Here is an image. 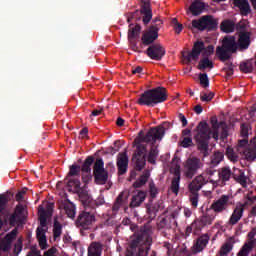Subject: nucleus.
<instances>
[{
	"label": "nucleus",
	"mask_w": 256,
	"mask_h": 256,
	"mask_svg": "<svg viewBox=\"0 0 256 256\" xmlns=\"http://www.w3.org/2000/svg\"><path fill=\"white\" fill-rule=\"evenodd\" d=\"M164 101H167V90L163 87L146 90L137 99L138 105H145L146 107H155Z\"/></svg>",
	"instance_id": "7ed1b4c3"
},
{
	"label": "nucleus",
	"mask_w": 256,
	"mask_h": 256,
	"mask_svg": "<svg viewBox=\"0 0 256 256\" xmlns=\"http://www.w3.org/2000/svg\"><path fill=\"white\" fill-rule=\"evenodd\" d=\"M14 213H16L20 217H25V215H24L25 207L21 204L17 205L16 208H15Z\"/></svg>",
	"instance_id": "e2e57ef3"
},
{
	"label": "nucleus",
	"mask_w": 256,
	"mask_h": 256,
	"mask_svg": "<svg viewBox=\"0 0 256 256\" xmlns=\"http://www.w3.org/2000/svg\"><path fill=\"white\" fill-rule=\"evenodd\" d=\"M128 41L130 43V47H131L132 51L139 52V46H137V41H135V39H131Z\"/></svg>",
	"instance_id": "338daca9"
},
{
	"label": "nucleus",
	"mask_w": 256,
	"mask_h": 256,
	"mask_svg": "<svg viewBox=\"0 0 256 256\" xmlns=\"http://www.w3.org/2000/svg\"><path fill=\"white\" fill-rule=\"evenodd\" d=\"M66 185L68 187V191H73L74 189V193L78 194L81 203L85 207H87V205H91V201H93V199L89 196V192H87V190L81 188V181L79 179L70 178L66 182Z\"/></svg>",
	"instance_id": "6e6552de"
},
{
	"label": "nucleus",
	"mask_w": 256,
	"mask_h": 256,
	"mask_svg": "<svg viewBox=\"0 0 256 256\" xmlns=\"http://www.w3.org/2000/svg\"><path fill=\"white\" fill-rule=\"evenodd\" d=\"M140 33H141V25L130 24L129 30H128V40L137 39V37H139Z\"/></svg>",
	"instance_id": "4c0bfd02"
},
{
	"label": "nucleus",
	"mask_w": 256,
	"mask_h": 256,
	"mask_svg": "<svg viewBox=\"0 0 256 256\" xmlns=\"http://www.w3.org/2000/svg\"><path fill=\"white\" fill-rule=\"evenodd\" d=\"M25 193H27V188H23L21 191H19L16 194V201H22L23 197L25 196Z\"/></svg>",
	"instance_id": "69168bd1"
},
{
	"label": "nucleus",
	"mask_w": 256,
	"mask_h": 256,
	"mask_svg": "<svg viewBox=\"0 0 256 256\" xmlns=\"http://www.w3.org/2000/svg\"><path fill=\"white\" fill-rule=\"evenodd\" d=\"M18 229L14 228L11 232L6 234L4 239L0 242V251L7 252L11 249V244L13 243L14 239L17 238Z\"/></svg>",
	"instance_id": "a211bd4d"
},
{
	"label": "nucleus",
	"mask_w": 256,
	"mask_h": 256,
	"mask_svg": "<svg viewBox=\"0 0 256 256\" xmlns=\"http://www.w3.org/2000/svg\"><path fill=\"white\" fill-rule=\"evenodd\" d=\"M93 163H95V157L93 156H88L82 167H80L82 173H91V165H93Z\"/></svg>",
	"instance_id": "79ce46f5"
},
{
	"label": "nucleus",
	"mask_w": 256,
	"mask_h": 256,
	"mask_svg": "<svg viewBox=\"0 0 256 256\" xmlns=\"http://www.w3.org/2000/svg\"><path fill=\"white\" fill-rule=\"evenodd\" d=\"M140 15H141L142 23L144 25H149V23L153 19V10H151V8L141 7Z\"/></svg>",
	"instance_id": "473e14b6"
},
{
	"label": "nucleus",
	"mask_w": 256,
	"mask_h": 256,
	"mask_svg": "<svg viewBox=\"0 0 256 256\" xmlns=\"http://www.w3.org/2000/svg\"><path fill=\"white\" fill-rule=\"evenodd\" d=\"M177 213L173 212L170 216L163 218L158 223L159 231H162V235L167 237L171 233V229H175L177 227Z\"/></svg>",
	"instance_id": "ddd939ff"
},
{
	"label": "nucleus",
	"mask_w": 256,
	"mask_h": 256,
	"mask_svg": "<svg viewBox=\"0 0 256 256\" xmlns=\"http://www.w3.org/2000/svg\"><path fill=\"white\" fill-rule=\"evenodd\" d=\"M229 205H233V201H231V196L222 195L218 200L212 202L210 209H212L214 213H223V211H227Z\"/></svg>",
	"instance_id": "4468645a"
},
{
	"label": "nucleus",
	"mask_w": 256,
	"mask_h": 256,
	"mask_svg": "<svg viewBox=\"0 0 256 256\" xmlns=\"http://www.w3.org/2000/svg\"><path fill=\"white\" fill-rule=\"evenodd\" d=\"M63 233V225L60 224V222L57 221V218L54 219V224H53V237L54 240L57 241L59 237H61Z\"/></svg>",
	"instance_id": "a19ab883"
},
{
	"label": "nucleus",
	"mask_w": 256,
	"mask_h": 256,
	"mask_svg": "<svg viewBox=\"0 0 256 256\" xmlns=\"http://www.w3.org/2000/svg\"><path fill=\"white\" fill-rule=\"evenodd\" d=\"M240 71H242V73H253V62L251 61H246V62H242L240 63Z\"/></svg>",
	"instance_id": "49530a36"
},
{
	"label": "nucleus",
	"mask_w": 256,
	"mask_h": 256,
	"mask_svg": "<svg viewBox=\"0 0 256 256\" xmlns=\"http://www.w3.org/2000/svg\"><path fill=\"white\" fill-rule=\"evenodd\" d=\"M238 48L242 51L249 49L251 45V33L250 32H241L238 38Z\"/></svg>",
	"instance_id": "393cba45"
},
{
	"label": "nucleus",
	"mask_w": 256,
	"mask_h": 256,
	"mask_svg": "<svg viewBox=\"0 0 256 256\" xmlns=\"http://www.w3.org/2000/svg\"><path fill=\"white\" fill-rule=\"evenodd\" d=\"M174 177L172 178L170 191L174 193V195H179L180 183H181V169L175 168L173 172Z\"/></svg>",
	"instance_id": "4be33fe9"
},
{
	"label": "nucleus",
	"mask_w": 256,
	"mask_h": 256,
	"mask_svg": "<svg viewBox=\"0 0 256 256\" xmlns=\"http://www.w3.org/2000/svg\"><path fill=\"white\" fill-rule=\"evenodd\" d=\"M165 53V48L161 44H151L146 50V55L153 61H161Z\"/></svg>",
	"instance_id": "2eb2a0df"
},
{
	"label": "nucleus",
	"mask_w": 256,
	"mask_h": 256,
	"mask_svg": "<svg viewBox=\"0 0 256 256\" xmlns=\"http://www.w3.org/2000/svg\"><path fill=\"white\" fill-rule=\"evenodd\" d=\"M59 209H64L67 217L69 219H75V215L77 213V208L75 207V204L71 202L69 199H64L59 202Z\"/></svg>",
	"instance_id": "6ab92c4d"
},
{
	"label": "nucleus",
	"mask_w": 256,
	"mask_h": 256,
	"mask_svg": "<svg viewBox=\"0 0 256 256\" xmlns=\"http://www.w3.org/2000/svg\"><path fill=\"white\" fill-rule=\"evenodd\" d=\"M199 169H203V162L197 157H189L184 164V175L187 179H193Z\"/></svg>",
	"instance_id": "9b49d317"
},
{
	"label": "nucleus",
	"mask_w": 256,
	"mask_h": 256,
	"mask_svg": "<svg viewBox=\"0 0 256 256\" xmlns=\"http://www.w3.org/2000/svg\"><path fill=\"white\" fill-rule=\"evenodd\" d=\"M53 215V208L51 206L47 207V210L41 209L39 210V221L41 227H47V219Z\"/></svg>",
	"instance_id": "c85d7f7f"
},
{
	"label": "nucleus",
	"mask_w": 256,
	"mask_h": 256,
	"mask_svg": "<svg viewBox=\"0 0 256 256\" xmlns=\"http://www.w3.org/2000/svg\"><path fill=\"white\" fill-rule=\"evenodd\" d=\"M91 179H92L91 173L82 174V181L83 183H85V185H87V183H89Z\"/></svg>",
	"instance_id": "774afa93"
},
{
	"label": "nucleus",
	"mask_w": 256,
	"mask_h": 256,
	"mask_svg": "<svg viewBox=\"0 0 256 256\" xmlns=\"http://www.w3.org/2000/svg\"><path fill=\"white\" fill-rule=\"evenodd\" d=\"M159 39V33L155 32L154 30H151L150 28L142 35L141 41L143 45L149 46L153 45L155 41Z\"/></svg>",
	"instance_id": "a878e982"
},
{
	"label": "nucleus",
	"mask_w": 256,
	"mask_h": 256,
	"mask_svg": "<svg viewBox=\"0 0 256 256\" xmlns=\"http://www.w3.org/2000/svg\"><path fill=\"white\" fill-rule=\"evenodd\" d=\"M48 227L39 226L36 229V238L38 240L39 246L41 249H47V231Z\"/></svg>",
	"instance_id": "5701e85b"
},
{
	"label": "nucleus",
	"mask_w": 256,
	"mask_h": 256,
	"mask_svg": "<svg viewBox=\"0 0 256 256\" xmlns=\"http://www.w3.org/2000/svg\"><path fill=\"white\" fill-rule=\"evenodd\" d=\"M198 69L200 71H205V69H213V61L209 60V58H203L199 61Z\"/></svg>",
	"instance_id": "c03bdc74"
},
{
	"label": "nucleus",
	"mask_w": 256,
	"mask_h": 256,
	"mask_svg": "<svg viewBox=\"0 0 256 256\" xmlns=\"http://www.w3.org/2000/svg\"><path fill=\"white\" fill-rule=\"evenodd\" d=\"M149 193H150V198L149 199H155L157 198V195H159V189H157V186H155V182H150L149 183Z\"/></svg>",
	"instance_id": "603ef678"
},
{
	"label": "nucleus",
	"mask_w": 256,
	"mask_h": 256,
	"mask_svg": "<svg viewBox=\"0 0 256 256\" xmlns=\"http://www.w3.org/2000/svg\"><path fill=\"white\" fill-rule=\"evenodd\" d=\"M81 166L73 164L69 167V172L67 177H79L81 175Z\"/></svg>",
	"instance_id": "a18cd8bd"
},
{
	"label": "nucleus",
	"mask_w": 256,
	"mask_h": 256,
	"mask_svg": "<svg viewBox=\"0 0 256 256\" xmlns=\"http://www.w3.org/2000/svg\"><path fill=\"white\" fill-rule=\"evenodd\" d=\"M93 223H95V215L85 210L79 212L75 221L76 227L84 229L85 231H87V229H91V225H93Z\"/></svg>",
	"instance_id": "f8f14e48"
},
{
	"label": "nucleus",
	"mask_w": 256,
	"mask_h": 256,
	"mask_svg": "<svg viewBox=\"0 0 256 256\" xmlns=\"http://www.w3.org/2000/svg\"><path fill=\"white\" fill-rule=\"evenodd\" d=\"M233 179L242 187H247V176H245V173L243 171L236 169L235 174H233Z\"/></svg>",
	"instance_id": "e433bc0d"
},
{
	"label": "nucleus",
	"mask_w": 256,
	"mask_h": 256,
	"mask_svg": "<svg viewBox=\"0 0 256 256\" xmlns=\"http://www.w3.org/2000/svg\"><path fill=\"white\" fill-rule=\"evenodd\" d=\"M117 167L119 175H125V173H127V167H129V156H127V151L119 153Z\"/></svg>",
	"instance_id": "aec40b11"
},
{
	"label": "nucleus",
	"mask_w": 256,
	"mask_h": 256,
	"mask_svg": "<svg viewBox=\"0 0 256 256\" xmlns=\"http://www.w3.org/2000/svg\"><path fill=\"white\" fill-rule=\"evenodd\" d=\"M94 179L97 185H105L109 179V172L102 170L100 172H94Z\"/></svg>",
	"instance_id": "f704fd0d"
},
{
	"label": "nucleus",
	"mask_w": 256,
	"mask_h": 256,
	"mask_svg": "<svg viewBox=\"0 0 256 256\" xmlns=\"http://www.w3.org/2000/svg\"><path fill=\"white\" fill-rule=\"evenodd\" d=\"M226 157L229 159V161H232L233 163L239 161V156L235 153V150L233 148L228 147L226 149Z\"/></svg>",
	"instance_id": "3c124183"
},
{
	"label": "nucleus",
	"mask_w": 256,
	"mask_h": 256,
	"mask_svg": "<svg viewBox=\"0 0 256 256\" xmlns=\"http://www.w3.org/2000/svg\"><path fill=\"white\" fill-rule=\"evenodd\" d=\"M233 5L240 9L241 15L247 16L251 13V6L247 0H233Z\"/></svg>",
	"instance_id": "cd10ccee"
},
{
	"label": "nucleus",
	"mask_w": 256,
	"mask_h": 256,
	"mask_svg": "<svg viewBox=\"0 0 256 256\" xmlns=\"http://www.w3.org/2000/svg\"><path fill=\"white\" fill-rule=\"evenodd\" d=\"M243 211H245L243 209V206H237L234 210L232 215L229 218V225H237V223H239V221H241V217H243Z\"/></svg>",
	"instance_id": "c756f323"
},
{
	"label": "nucleus",
	"mask_w": 256,
	"mask_h": 256,
	"mask_svg": "<svg viewBox=\"0 0 256 256\" xmlns=\"http://www.w3.org/2000/svg\"><path fill=\"white\" fill-rule=\"evenodd\" d=\"M180 145L181 147H183L184 149H187L189 147H193V137H182V140L180 141Z\"/></svg>",
	"instance_id": "5fc2aeb1"
},
{
	"label": "nucleus",
	"mask_w": 256,
	"mask_h": 256,
	"mask_svg": "<svg viewBox=\"0 0 256 256\" xmlns=\"http://www.w3.org/2000/svg\"><path fill=\"white\" fill-rule=\"evenodd\" d=\"M224 157L225 155L223 154V152H215L211 159V165H213V167H216V165H219V163L223 161Z\"/></svg>",
	"instance_id": "de8ad7c7"
},
{
	"label": "nucleus",
	"mask_w": 256,
	"mask_h": 256,
	"mask_svg": "<svg viewBox=\"0 0 256 256\" xmlns=\"http://www.w3.org/2000/svg\"><path fill=\"white\" fill-rule=\"evenodd\" d=\"M220 29L223 33H233V31H235V22L232 20H224L220 24Z\"/></svg>",
	"instance_id": "58836bf2"
},
{
	"label": "nucleus",
	"mask_w": 256,
	"mask_h": 256,
	"mask_svg": "<svg viewBox=\"0 0 256 256\" xmlns=\"http://www.w3.org/2000/svg\"><path fill=\"white\" fill-rule=\"evenodd\" d=\"M207 183H209V179L205 178L203 175H199L188 185L190 203L195 209L199 205V191H201Z\"/></svg>",
	"instance_id": "423d86ee"
},
{
	"label": "nucleus",
	"mask_w": 256,
	"mask_h": 256,
	"mask_svg": "<svg viewBox=\"0 0 256 256\" xmlns=\"http://www.w3.org/2000/svg\"><path fill=\"white\" fill-rule=\"evenodd\" d=\"M161 27H163V20H160L159 17H156L152 20V25L149 27V29L159 33Z\"/></svg>",
	"instance_id": "09e8293b"
},
{
	"label": "nucleus",
	"mask_w": 256,
	"mask_h": 256,
	"mask_svg": "<svg viewBox=\"0 0 256 256\" xmlns=\"http://www.w3.org/2000/svg\"><path fill=\"white\" fill-rule=\"evenodd\" d=\"M210 123L212 125V130L209 127L207 122H199L195 131L196 134L194 139L197 143V149L200 151L202 157H209V140L211 137L217 141L219 139V120H217V116H214L210 119Z\"/></svg>",
	"instance_id": "f03ea898"
},
{
	"label": "nucleus",
	"mask_w": 256,
	"mask_h": 256,
	"mask_svg": "<svg viewBox=\"0 0 256 256\" xmlns=\"http://www.w3.org/2000/svg\"><path fill=\"white\" fill-rule=\"evenodd\" d=\"M141 21V10H136L134 12L127 13V22L131 23V21Z\"/></svg>",
	"instance_id": "8fccbe9b"
},
{
	"label": "nucleus",
	"mask_w": 256,
	"mask_h": 256,
	"mask_svg": "<svg viewBox=\"0 0 256 256\" xmlns=\"http://www.w3.org/2000/svg\"><path fill=\"white\" fill-rule=\"evenodd\" d=\"M101 171H105V162H103V159L99 158L94 163V173H99Z\"/></svg>",
	"instance_id": "864d4df0"
},
{
	"label": "nucleus",
	"mask_w": 256,
	"mask_h": 256,
	"mask_svg": "<svg viewBox=\"0 0 256 256\" xmlns=\"http://www.w3.org/2000/svg\"><path fill=\"white\" fill-rule=\"evenodd\" d=\"M238 45L235 36H226L222 41V46L216 48V56L222 63L229 61L233 57V53H237Z\"/></svg>",
	"instance_id": "39448f33"
},
{
	"label": "nucleus",
	"mask_w": 256,
	"mask_h": 256,
	"mask_svg": "<svg viewBox=\"0 0 256 256\" xmlns=\"http://www.w3.org/2000/svg\"><path fill=\"white\" fill-rule=\"evenodd\" d=\"M190 13L194 17H197L205 11V2H201V0H195L189 7Z\"/></svg>",
	"instance_id": "bb28decb"
},
{
	"label": "nucleus",
	"mask_w": 256,
	"mask_h": 256,
	"mask_svg": "<svg viewBox=\"0 0 256 256\" xmlns=\"http://www.w3.org/2000/svg\"><path fill=\"white\" fill-rule=\"evenodd\" d=\"M213 221H215V216L204 214L199 218H196L191 225L186 228V236L189 237L191 233L194 235H198L201 233L205 227H209V225H213Z\"/></svg>",
	"instance_id": "0eeeda50"
},
{
	"label": "nucleus",
	"mask_w": 256,
	"mask_h": 256,
	"mask_svg": "<svg viewBox=\"0 0 256 256\" xmlns=\"http://www.w3.org/2000/svg\"><path fill=\"white\" fill-rule=\"evenodd\" d=\"M149 177H151V173L149 170H145L139 179L133 183L134 189H141V187L145 186L147 181H149Z\"/></svg>",
	"instance_id": "72a5a7b5"
},
{
	"label": "nucleus",
	"mask_w": 256,
	"mask_h": 256,
	"mask_svg": "<svg viewBox=\"0 0 256 256\" xmlns=\"http://www.w3.org/2000/svg\"><path fill=\"white\" fill-rule=\"evenodd\" d=\"M218 22L212 15H205L192 21V27L198 31H215Z\"/></svg>",
	"instance_id": "1a4fd4ad"
},
{
	"label": "nucleus",
	"mask_w": 256,
	"mask_h": 256,
	"mask_svg": "<svg viewBox=\"0 0 256 256\" xmlns=\"http://www.w3.org/2000/svg\"><path fill=\"white\" fill-rule=\"evenodd\" d=\"M9 223L12 227H15V225L18 224L23 225V223H25V216H19V214L14 212L9 218Z\"/></svg>",
	"instance_id": "37998d69"
},
{
	"label": "nucleus",
	"mask_w": 256,
	"mask_h": 256,
	"mask_svg": "<svg viewBox=\"0 0 256 256\" xmlns=\"http://www.w3.org/2000/svg\"><path fill=\"white\" fill-rule=\"evenodd\" d=\"M209 239L210 237L207 233L199 236L192 246V253H194V255H197V253H201L202 251H204L205 247L209 245Z\"/></svg>",
	"instance_id": "f3484780"
},
{
	"label": "nucleus",
	"mask_w": 256,
	"mask_h": 256,
	"mask_svg": "<svg viewBox=\"0 0 256 256\" xmlns=\"http://www.w3.org/2000/svg\"><path fill=\"white\" fill-rule=\"evenodd\" d=\"M202 53V57L209 58L213 53H215V47L213 45H209L205 47V42L196 41L192 47V50L188 53L183 52L182 57L187 64L191 63V61H199V56Z\"/></svg>",
	"instance_id": "20e7f679"
},
{
	"label": "nucleus",
	"mask_w": 256,
	"mask_h": 256,
	"mask_svg": "<svg viewBox=\"0 0 256 256\" xmlns=\"http://www.w3.org/2000/svg\"><path fill=\"white\" fill-rule=\"evenodd\" d=\"M256 247L255 232L248 233V241L244 243L242 248L237 253V256H249V253Z\"/></svg>",
	"instance_id": "dca6fc26"
},
{
	"label": "nucleus",
	"mask_w": 256,
	"mask_h": 256,
	"mask_svg": "<svg viewBox=\"0 0 256 256\" xmlns=\"http://www.w3.org/2000/svg\"><path fill=\"white\" fill-rule=\"evenodd\" d=\"M224 71L228 77H231V75H233V62L231 61L226 62Z\"/></svg>",
	"instance_id": "680f3d73"
},
{
	"label": "nucleus",
	"mask_w": 256,
	"mask_h": 256,
	"mask_svg": "<svg viewBox=\"0 0 256 256\" xmlns=\"http://www.w3.org/2000/svg\"><path fill=\"white\" fill-rule=\"evenodd\" d=\"M147 214L149 219L153 221L157 217V212L159 211V205L153 204V199H149V203L146 204Z\"/></svg>",
	"instance_id": "c9c22d12"
},
{
	"label": "nucleus",
	"mask_w": 256,
	"mask_h": 256,
	"mask_svg": "<svg viewBox=\"0 0 256 256\" xmlns=\"http://www.w3.org/2000/svg\"><path fill=\"white\" fill-rule=\"evenodd\" d=\"M245 158L247 161H255L256 159V150L255 149H248L245 151Z\"/></svg>",
	"instance_id": "13d9d810"
},
{
	"label": "nucleus",
	"mask_w": 256,
	"mask_h": 256,
	"mask_svg": "<svg viewBox=\"0 0 256 256\" xmlns=\"http://www.w3.org/2000/svg\"><path fill=\"white\" fill-rule=\"evenodd\" d=\"M241 136L244 138L249 137V128L247 124H241Z\"/></svg>",
	"instance_id": "0e129e2a"
},
{
	"label": "nucleus",
	"mask_w": 256,
	"mask_h": 256,
	"mask_svg": "<svg viewBox=\"0 0 256 256\" xmlns=\"http://www.w3.org/2000/svg\"><path fill=\"white\" fill-rule=\"evenodd\" d=\"M214 97L215 93L213 92H210L209 94L204 93L200 96V101H202L203 103H209V101H212Z\"/></svg>",
	"instance_id": "bf43d9fd"
},
{
	"label": "nucleus",
	"mask_w": 256,
	"mask_h": 256,
	"mask_svg": "<svg viewBox=\"0 0 256 256\" xmlns=\"http://www.w3.org/2000/svg\"><path fill=\"white\" fill-rule=\"evenodd\" d=\"M138 136L139 143L136 145L132 161L136 171H143L145 165H147V145L142 143H152V145H155L157 141H162L163 137H165V126L159 125L152 127L146 134L141 130Z\"/></svg>",
	"instance_id": "f257e3e1"
},
{
	"label": "nucleus",
	"mask_w": 256,
	"mask_h": 256,
	"mask_svg": "<svg viewBox=\"0 0 256 256\" xmlns=\"http://www.w3.org/2000/svg\"><path fill=\"white\" fill-rule=\"evenodd\" d=\"M9 204V194H0V229L3 228V219L7 215V205Z\"/></svg>",
	"instance_id": "412c9836"
},
{
	"label": "nucleus",
	"mask_w": 256,
	"mask_h": 256,
	"mask_svg": "<svg viewBox=\"0 0 256 256\" xmlns=\"http://www.w3.org/2000/svg\"><path fill=\"white\" fill-rule=\"evenodd\" d=\"M199 81H200V85L204 89H207V87H209V76H207V73H200L199 74Z\"/></svg>",
	"instance_id": "6e6d98bb"
},
{
	"label": "nucleus",
	"mask_w": 256,
	"mask_h": 256,
	"mask_svg": "<svg viewBox=\"0 0 256 256\" xmlns=\"http://www.w3.org/2000/svg\"><path fill=\"white\" fill-rule=\"evenodd\" d=\"M235 173H236V170H234L232 172L231 168L226 166L219 170L218 177H219L220 181H222V183H227V181H229L231 179V177L233 178V175Z\"/></svg>",
	"instance_id": "7c9ffc66"
},
{
	"label": "nucleus",
	"mask_w": 256,
	"mask_h": 256,
	"mask_svg": "<svg viewBox=\"0 0 256 256\" xmlns=\"http://www.w3.org/2000/svg\"><path fill=\"white\" fill-rule=\"evenodd\" d=\"M138 247V256H148L151 249L149 238L143 234H138L130 243V249Z\"/></svg>",
	"instance_id": "9d476101"
},
{
	"label": "nucleus",
	"mask_w": 256,
	"mask_h": 256,
	"mask_svg": "<svg viewBox=\"0 0 256 256\" xmlns=\"http://www.w3.org/2000/svg\"><path fill=\"white\" fill-rule=\"evenodd\" d=\"M147 199V192L139 190L137 194L133 195L130 202V208L135 209L141 207L143 202Z\"/></svg>",
	"instance_id": "b1692460"
},
{
	"label": "nucleus",
	"mask_w": 256,
	"mask_h": 256,
	"mask_svg": "<svg viewBox=\"0 0 256 256\" xmlns=\"http://www.w3.org/2000/svg\"><path fill=\"white\" fill-rule=\"evenodd\" d=\"M157 157H159V150L157 149V147L152 146L147 156L148 163H150L151 165H156Z\"/></svg>",
	"instance_id": "ea45409f"
},
{
	"label": "nucleus",
	"mask_w": 256,
	"mask_h": 256,
	"mask_svg": "<svg viewBox=\"0 0 256 256\" xmlns=\"http://www.w3.org/2000/svg\"><path fill=\"white\" fill-rule=\"evenodd\" d=\"M103 253V244L101 242H92L88 247V256H101Z\"/></svg>",
	"instance_id": "2f4dec72"
},
{
	"label": "nucleus",
	"mask_w": 256,
	"mask_h": 256,
	"mask_svg": "<svg viewBox=\"0 0 256 256\" xmlns=\"http://www.w3.org/2000/svg\"><path fill=\"white\" fill-rule=\"evenodd\" d=\"M232 249L233 247H231V244H224L220 249V256L229 255Z\"/></svg>",
	"instance_id": "052dcab7"
},
{
	"label": "nucleus",
	"mask_w": 256,
	"mask_h": 256,
	"mask_svg": "<svg viewBox=\"0 0 256 256\" xmlns=\"http://www.w3.org/2000/svg\"><path fill=\"white\" fill-rule=\"evenodd\" d=\"M121 205H123V193H120L116 198L112 206V211H119V209H121Z\"/></svg>",
	"instance_id": "4d7b16f0"
}]
</instances>
